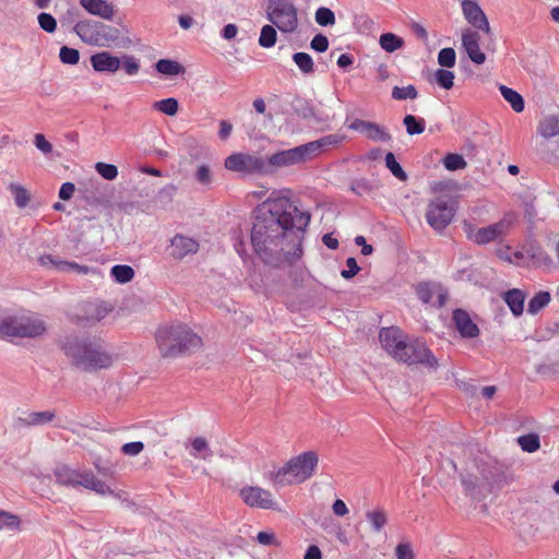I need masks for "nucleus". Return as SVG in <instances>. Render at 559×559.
Returning a JSON list of instances; mask_svg holds the SVG:
<instances>
[{
  "instance_id": "obj_51",
  "label": "nucleus",
  "mask_w": 559,
  "mask_h": 559,
  "mask_svg": "<svg viewBox=\"0 0 559 559\" xmlns=\"http://www.w3.org/2000/svg\"><path fill=\"white\" fill-rule=\"evenodd\" d=\"M316 22L321 26H329L335 23V15L329 8H319L316 11Z\"/></svg>"
},
{
  "instance_id": "obj_53",
  "label": "nucleus",
  "mask_w": 559,
  "mask_h": 559,
  "mask_svg": "<svg viewBox=\"0 0 559 559\" xmlns=\"http://www.w3.org/2000/svg\"><path fill=\"white\" fill-rule=\"evenodd\" d=\"M96 171L107 180H114L118 176V168L112 164L97 163L95 165Z\"/></svg>"
},
{
  "instance_id": "obj_3",
  "label": "nucleus",
  "mask_w": 559,
  "mask_h": 559,
  "mask_svg": "<svg viewBox=\"0 0 559 559\" xmlns=\"http://www.w3.org/2000/svg\"><path fill=\"white\" fill-rule=\"evenodd\" d=\"M156 344L160 356L174 358L188 355L202 347V338L187 324L176 322L162 325L155 334Z\"/></svg>"
},
{
  "instance_id": "obj_32",
  "label": "nucleus",
  "mask_w": 559,
  "mask_h": 559,
  "mask_svg": "<svg viewBox=\"0 0 559 559\" xmlns=\"http://www.w3.org/2000/svg\"><path fill=\"white\" fill-rule=\"evenodd\" d=\"M500 92L503 98L511 105L512 109L515 112H522L524 110V99L516 91L508 86L501 85Z\"/></svg>"
},
{
  "instance_id": "obj_13",
  "label": "nucleus",
  "mask_w": 559,
  "mask_h": 559,
  "mask_svg": "<svg viewBox=\"0 0 559 559\" xmlns=\"http://www.w3.org/2000/svg\"><path fill=\"white\" fill-rule=\"evenodd\" d=\"M224 166L227 170L243 175H267L264 158L247 154L234 153L225 158Z\"/></svg>"
},
{
  "instance_id": "obj_1",
  "label": "nucleus",
  "mask_w": 559,
  "mask_h": 559,
  "mask_svg": "<svg viewBox=\"0 0 559 559\" xmlns=\"http://www.w3.org/2000/svg\"><path fill=\"white\" fill-rule=\"evenodd\" d=\"M310 218L309 212L300 211L288 198H269L253 211V250L266 264H276L281 260L285 231L294 228L304 231Z\"/></svg>"
},
{
  "instance_id": "obj_50",
  "label": "nucleus",
  "mask_w": 559,
  "mask_h": 559,
  "mask_svg": "<svg viewBox=\"0 0 559 559\" xmlns=\"http://www.w3.org/2000/svg\"><path fill=\"white\" fill-rule=\"evenodd\" d=\"M59 58L62 63L66 64H76L80 60V52L78 49L70 48L68 46H62L60 48Z\"/></svg>"
},
{
  "instance_id": "obj_63",
  "label": "nucleus",
  "mask_w": 559,
  "mask_h": 559,
  "mask_svg": "<svg viewBox=\"0 0 559 559\" xmlns=\"http://www.w3.org/2000/svg\"><path fill=\"white\" fill-rule=\"evenodd\" d=\"M396 559H414V552L409 544L401 543L395 548Z\"/></svg>"
},
{
  "instance_id": "obj_36",
  "label": "nucleus",
  "mask_w": 559,
  "mask_h": 559,
  "mask_svg": "<svg viewBox=\"0 0 559 559\" xmlns=\"http://www.w3.org/2000/svg\"><path fill=\"white\" fill-rule=\"evenodd\" d=\"M403 124L409 135L421 134L425 131L426 121L424 118L414 115H406L403 119Z\"/></svg>"
},
{
  "instance_id": "obj_59",
  "label": "nucleus",
  "mask_w": 559,
  "mask_h": 559,
  "mask_svg": "<svg viewBox=\"0 0 559 559\" xmlns=\"http://www.w3.org/2000/svg\"><path fill=\"white\" fill-rule=\"evenodd\" d=\"M143 449H144L143 442H141V441H133V442L124 443L121 447V452L124 455L135 456V455L140 454L143 451Z\"/></svg>"
},
{
  "instance_id": "obj_40",
  "label": "nucleus",
  "mask_w": 559,
  "mask_h": 559,
  "mask_svg": "<svg viewBox=\"0 0 559 559\" xmlns=\"http://www.w3.org/2000/svg\"><path fill=\"white\" fill-rule=\"evenodd\" d=\"M518 443L525 452L533 453L539 449V437L534 433L524 435L518 438Z\"/></svg>"
},
{
  "instance_id": "obj_20",
  "label": "nucleus",
  "mask_w": 559,
  "mask_h": 559,
  "mask_svg": "<svg viewBox=\"0 0 559 559\" xmlns=\"http://www.w3.org/2000/svg\"><path fill=\"white\" fill-rule=\"evenodd\" d=\"M480 36L477 32L466 29L462 34V45L469 57L476 64H483L486 61L485 53L479 47Z\"/></svg>"
},
{
  "instance_id": "obj_54",
  "label": "nucleus",
  "mask_w": 559,
  "mask_h": 559,
  "mask_svg": "<svg viewBox=\"0 0 559 559\" xmlns=\"http://www.w3.org/2000/svg\"><path fill=\"white\" fill-rule=\"evenodd\" d=\"M176 192V186L167 185L157 192L156 201L163 205H167L174 200Z\"/></svg>"
},
{
  "instance_id": "obj_58",
  "label": "nucleus",
  "mask_w": 559,
  "mask_h": 559,
  "mask_svg": "<svg viewBox=\"0 0 559 559\" xmlns=\"http://www.w3.org/2000/svg\"><path fill=\"white\" fill-rule=\"evenodd\" d=\"M20 525L19 516L0 510V530L3 527H17Z\"/></svg>"
},
{
  "instance_id": "obj_7",
  "label": "nucleus",
  "mask_w": 559,
  "mask_h": 559,
  "mask_svg": "<svg viewBox=\"0 0 559 559\" xmlns=\"http://www.w3.org/2000/svg\"><path fill=\"white\" fill-rule=\"evenodd\" d=\"M266 17L282 33H293L298 26L297 9L292 0H269Z\"/></svg>"
},
{
  "instance_id": "obj_30",
  "label": "nucleus",
  "mask_w": 559,
  "mask_h": 559,
  "mask_svg": "<svg viewBox=\"0 0 559 559\" xmlns=\"http://www.w3.org/2000/svg\"><path fill=\"white\" fill-rule=\"evenodd\" d=\"M155 69L160 74L176 76L185 73V67L178 61L170 59H160L156 62Z\"/></svg>"
},
{
  "instance_id": "obj_9",
  "label": "nucleus",
  "mask_w": 559,
  "mask_h": 559,
  "mask_svg": "<svg viewBox=\"0 0 559 559\" xmlns=\"http://www.w3.org/2000/svg\"><path fill=\"white\" fill-rule=\"evenodd\" d=\"M513 218L510 215L504 216L497 223L489 226L477 228L469 222L463 223V230L471 241L484 246L501 238L511 228Z\"/></svg>"
},
{
  "instance_id": "obj_55",
  "label": "nucleus",
  "mask_w": 559,
  "mask_h": 559,
  "mask_svg": "<svg viewBox=\"0 0 559 559\" xmlns=\"http://www.w3.org/2000/svg\"><path fill=\"white\" fill-rule=\"evenodd\" d=\"M37 20L43 31L47 33H53L56 31L57 21L51 14L41 12L38 14Z\"/></svg>"
},
{
  "instance_id": "obj_29",
  "label": "nucleus",
  "mask_w": 559,
  "mask_h": 559,
  "mask_svg": "<svg viewBox=\"0 0 559 559\" xmlns=\"http://www.w3.org/2000/svg\"><path fill=\"white\" fill-rule=\"evenodd\" d=\"M190 455L202 460H210L213 456V452L205 438L197 437L191 440Z\"/></svg>"
},
{
  "instance_id": "obj_47",
  "label": "nucleus",
  "mask_w": 559,
  "mask_h": 559,
  "mask_svg": "<svg viewBox=\"0 0 559 559\" xmlns=\"http://www.w3.org/2000/svg\"><path fill=\"white\" fill-rule=\"evenodd\" d=\"M120 68H122L128 75L133 76L140 71V61L133 56L123 55L120 58Z\"/></svg>"
},
{
  "instance_id": "obj_23",
  "label": "nucleus",
  "mask_w": 559,
  "mask_h": 559,
  "mask_svg": "<svg viewBox=\"0 0 559 559\" xmlns=\"http://www.w3.org/2000/svg\"><path fill=\"white\" fill-rule=\"evenodd\" d=\"M91 64L96 72L115 73L120 69V58L108 51H100L91 57Z\"/></svg>"
},
{
  "instance_id": "obj_60",
  "label": "nucleus",
  "mask_w": 559,
  "mask_h": 559,
  "mask_svg": "<svg viewBox=\"0 0 559 559\" xmlns=\"http://www.w3.org/2000/svg\"><path fill=\"white\" fill-rule=\"evenodd\" d=\"M310 47L318 51V52H324L328 50L329 48V39L325 35L323 34H317L311 43H310Z\"/></svg>"
},
{
  "instance_id": "obj_10",
  "label": "nucleus",
  "mask_w": 559,
  "mask_h": 559,
  "mask_svg": "<svg viewBox=\"0 0 559 559\" xmlns=\"http://www.w3.org/2000/svg\"><path fill=\"white\" fill-rule=\"evenodd\" d=\"M310 159L312 158L305 143L293 148L278 151L269 156L267 159H264V162L267 175H272L280 169L301 165Z\"/></svg>"
},
{
  "instance_id": "obj_62",
  "label": "nucleus",
  "mask_w": 559,
  "mask_h": 559,
  "mask_svg": "<svg viewBox=\"0 0 559 559\" xmlns=\"http://www.w3.org/2000/svg\"><path fill=\"white\" fill-rule=\"evenodd\" d=\"M347 270L341 272L342 277L349 280L354 277L360 270L355 258H347L346 260Z\"/></svg>"
},
{
  "instance_id": "obj_17",
  "label": "nucleus",
  "mask_w": 559,
  "mask_h": 559,
  "mask_svg": "<svg viewBox=\"0 0 559 559\" xmlns=\"http://www.w3.org/2000/svg\"><path fill=\"white\" fill-rule=\"evenodd\" d=\"M462 11L469 24L485 33L490 32L488 19L477 2L472 0L462 1Z\"/></svg>"
},
{
  "instance_id": "obj_64",
  "label": "nucleus",
  "mask_w": 559,
  "mask_h": 559,
  "mask_svg": "<svg viewBox=\"0 0 559 559\" xmlns=\"http://www.w3.org/2000/svg\"><path fill=\"white\" fill-rule=\"evenodd\" d=\"M257 542L264 546L278 545L276 537L271 532H260L257 535Z\"/></svg>"
},
{
  "instance_id": "obj_57",
  "label": "nucleus",
  "mask_w": 559,
  "mask_h": 559,
  "mask_svg": "<svg viewBox=\"0 0 559 559\" xmlns=\"http://www.w3.org/2000/svg\"><path fill=\"white\" fill-rule=\"evenodd\" d=\"M34 145L45 156H48L52 153V144L41 133H36L34 135Z\"/></svg>"
},
{
  "instance_id": "obj_18",
  "label": "nucleus",
  "mask_w": 559,
  "mask_h": 559,
  "mask_svg": "<svg viewBox=\"0 0 559 559\" xmlns=\"http://www.w3.org/2000/svg\"><path fill=\"white\" fill-rule=\"evenodd\" d=\"M348 128L366 134L372 141L389 142L391 140L386 129L376 122L355 119L348 124Z\"/></svg>"
},
{
  "instance_id": "obj_39",
  "label": "nucleus",
  "mask_w": 559,
  "mask_h": 559,
  "mask_svg": "<svg viewBox=\"0 0 559 559\" xmlns=\"http://www.w3.org/2000/svg\"><path fill=\"white\" fill-rule=\"evenodd\" d=\"M277 33L272 25H264L259 37V45L263 48H271L276 44Z\"/></svg>"
},
{
  "instance_id": "obj_27",
  "label": "nucleus",
  "mask_w": 559,
  "mask_h": 559,
  "mask_svg": "<svg viewBox=\"0 0 559 559\" xmlns=\"http://www.w3.org/2000/svg\"><path fill=\"white\" fill-rule=\"evenodd\" d=\"M503 300L515 317H519L523 313L525 294L521 289L513 288L506 292L503 294Z\"/></svg>"
},
{
  "instance_id": "obj_21",
  "label": "nucleus",
  "mask_w": 559,
  "mask_h": 559,
  "mask_svg": "<svg viewBox=\"0 0 559 559\" xmlns=\"http://www.w3.org/2000/svg\"><path fill=\"white\" fill-rule=\"evenodd\" d=\"M452 320L455 324L456 330L462 337L474 338L478 336L479 329L472 321L469 314L463 309H456L453 311Z\"/></svg>"
},
{
  "instance_id": "obj_28",
  "label": "nucleus",
  "mask_w": 559,
  "mask_h": 559,
  "mask_svg": "<svg viewBox=\"0 0 559 559\" xmlns=\"http://www.w3.org/2000/svg\"><path fill=\"white\" fill-rule=\"evenodd\" d=\"M526 254L530 257L532 264L536 267L551 269L554 266L551 257L538 246H531L526 250Z\"/></svg>"
},
{
  "instance_id": "obj_11",
  "label": "nucleus",
  "mask_w": 559,
  "mask_h": 559,
  "mask_svg": "<svg viewBox=\"0 0 559 559\" xmlns=\"http://www.w3.org/2000/svg\"><path fill=\"white\" fill-rule=\"evenodd\" d=\"M455 207L451 198L438 197L432 199L426 210V221L436 231L441 233L454 217Z\"/></svg>"
},
{
  "instance_id": "obj_46",
  "label": "nucleus",
  "mask_w": 559,
  "mask_h": 559,
  "mask_svg": "<svg viewBox=\"0 0 559 559\" xmlns=\"http://www.w3.org/2000/svg\"><path fill=\"white\" fill-rule=\"evenodd\" d=\"M417 96L418 92L414 85L404 87L394 86L392 90V98L396 100L415 99Z\"/></svg>"
},
{
  "instance_id": "obj_25",
  "label": "nucleus",
  "mask_w": 559,
  "mask_h": 559,
  "mask_svg": "<svg viewBox=\"0 0 559 559\" xmlns=\"http://www.w3.org/2000/svg\"><path fill=\"white\" fill-rule=\"evenodd\" d=\"M55 418L56 413L53 411L32 412L24 418L19 417L16 425L19 427L44 426L51 423Z\"/></svg>"
},
{
  "instance_id": "obj_12",
  "label": "nucleus",
  "mask_w": 559,
  "mask_h": 559,
  "mask_svg": "<svg viewBox=\"0 0 559 559\" xmlns=\"http://www.w3.org/2000/svg\"><path fill=\"white\" fill-rule=\"evenodd\" d=\"M404 348L402 353H405L407 359H397L396 361L404 362L407 365L420 364L428 368L436 369L438 367V360L432 352L427 347L426 342L421 338H412L407 336L402 345Z\"/></svg>"
},
{
  "instance_id": "obj_5",
  "label": "nucleus",
  "mask_w": 559,
  "mask_h": 559,
  "mask_svg": "<svg viewBox=\"0 0 559 559\" xmlns=\"http://www.w3.org/2000/svg\"><path fill=\"white\" fill-rule=\"evenodd\" d=\"M75 33L84 43L95 44L102 47H126L129 39L119 40V29L99 22L81 21L74 26Z\"/></svg>"
},
{
  "instance_id": "obj_24",
  "label": "nucleus",
  "mask_w": 559,
  "mask_h": 559,
  "mask_svg": "<svg viewBox=\"0 0 559 559\" xmlns=\"http://www.w3.org/2000/svg\"><path fill=\"white\" fill-rule=\"evenodd\" d=\"M38 261H39L40 265H43V266L55 267L60 271L74 270L78 273H83V274H86L88 272V266H86V265H80L75 262L57 260L51 254H44L38 259Z\"/></svg>"
},
{
  "instance_id": "obj_22",
  "label": "nucleus",
  "mask_w": 559,
  "mask_h": 559,
  "mask_svg": "<svg viewBox=\"0 0 559 559\" xmlns=\"http://www.w3.org/2000/svg\"><path fill=\"white\" fill-rule=\"evenodd\" d=\"M80 4L92 15L106 21H112L116 8L106 0H80Z\"/></svg>"
},
{
  "instance_id": "obj_49",
  "label": "nucleus",
  "mask_w": 559,
  "mask_h": 559,
  "mask_svg": "<svg viewBox=\"0 0 559 559\" xmlns=\"http://www.w3.org/2000/svg\"><path fill=\"white\" fill-rule=\"evenodd\" d=\"M10 191L14 195L15 204L19 207H25L29 202V194L28 192L20 185H10Z\"/></svg>"
},
{
  "instance_id": "obj_31",
  "label": "nucleus",
  "mask_w": 559,
  "mask_h": 559,
  "mask_svg": "<svg viewBox=\"0 0 559 559\" xmlns=\"http://www.w3.org/2000/svg\"><path fill=\"white\" fill-rule=\"evenodd\" d=\"M538 132L546 139L554 138L559 134V117L548 116L540 121Z\"/></svg>"
},
{
  "instance_id": "obj_35",
  "label": "nucleus",
  "mask_w": 559,
  "mask_h": 559,
  "mask_svg": "<svg viewBox=\"0 0 559 559\" xmlns=\"http://www.w3.org/2000/svg\"><path fill=\"white\" fill-rule=\"evenodd\" d=\"M110 275L117 283L126 284L133 280L134 270L130 265L117 264L111 267Z\"/></svg>"
},
{
  "instance_id": "obj_19",
  "label": "nucleus",
  "mask_w": 559,
  "mask_h": 559,
  "mask_svg": "<svg viewBox=\"0 0 559 559\" xmlns=\"http://www.w3.org/2000/svg\"><path fill=\"white\" fill-rule=\"evenodd\" d=\"M170 255L176 260H182L189 254H194L199 250V242L191 237L177 234L170 240Z\"/></svg>"
},
{
  "instance_id": "obj_44",
  "label": "nucleus",
  "mask_w": 559,
  "mask_h": 559,
  "mask_svg": "<svg viewBox=\"0 0 559 559\" xmlns=\"http://www.w3.org/2000/svg\"><path fill=\"white\" fill-rule=\"evenodd\" d=\"M454 73L452 71H449V70H444V69H438L436 72H435V81L436 83L444 88V90H450L453 87V84H454Z\"/></svg>"
},
{
  "instance_id": "obj_56",
  "label": "nucleus",
  "mask_w": 559,
  "mask_h": 559,
  "mask_svg": "<svg viewBox=\"0 0 559 559\" xmlns=\"http://www.w3.org/2000/svg\"><path fill=\"white\" fill-rule=\"evenodd\" d=\"M416 293H417L418 298L424 304H429L432 300V296L435 294V287L430 286V284H428V283H420V284H418V286L416 288Z\"/></svg>"
},
{
  "instance_id": "obj_37",
  "label": "nucleus",
  "mask_w": 559,
  "mask_h": 559,
  "mask_svg": "<svg viewBox=\"0 0 559 559\" xmlns=\"http://www.w3.org/2000/svg\"><path fill=\"white\" fill-rule=\"evenodd\" d=\"M551 300L548 292L537 293L528 302L527 311L531 314H536L539 310L546 307Z\"/></svg>"
},
{
  "instance_id": "obj_48",
  "label": "nucleus",
  "mask_w": 559,
  "mask_h": 559,
  "mask_svg": "<svg viewBox=\"0 0 559 559\" xmlns=\"http://www.w3.org/2000/svg\"><path fill=\"white\" fill-rule=\"evenodd\" d=\"M349 189L354 194L361 197L364 194L370 193L373 187L368 179L359 178L352 180Z\"/></svg>"
},
{
  "instance_id": "obj_33",
  "label": "nucleus",
  "mask_w": 559,
  "mask_h": 559,
  "mask_svg": "<svg viewBox=\"0 0 559 559\" xmlns=\"http://www.w3.org/2000/svg\"><path fill=\"white\" fill-rule=\"evenodd\" d=\"M464 491L472 499H479L480 478L477 475L467 473L461 477Z\"/></svg>"
},
{
  "instance_id": "obj_38",
  "label": "nucleus",
  "mask_w": 559,
  "mask_h": 559,
  "mask_svg": "<svg viewBox=\"0 0 559 559\" xmlns=\"http://www.w3.org/2000/svg\"><path fill=\"white\" fill-rule=\"evenodd\" d=\"M293 60L302 73L310 74L314 71L313 60L309 53L296 52L293 55Z\"/></svg>"
},
{
  "instance_id": "obj_45",
  "label": "nucleus",
  "mask_w": 559,
  "mask_h": 559,
  "mask_svg": "<svg viewBox=\"0 0 559 559\" xmlns=\"http://www.w3.org/2000/svg\"><path fill=\"white\" fill-rule=\"evenodd\" d=\"M443 165L448 170L454 171L464 169L467 164L462 155L450 153L444 156Z\"/></svg>"
},
{
  "instance_id": "obj_41",
  "label": "nucleus",
  "mask_w": 559,
  "mask_h": 559,
  "mask_svg": "<svg viewBox=\"0 0 559 559\" xmlns=\"http://www.w3.org/2000/svg\"><path fill=\"white\" fill-rule=\"evenodd\" d=\"M178 102L176 98L169 97L153 104V108L167 116H175L178 111Z\"/></svg>"
},
{
  "instance_id": "obj_42",
  "label": "nucleus",
  "mask_w": 559,
  "mask_h": 559,
  "mask_svg": "<svg viewBox=\"0 0 559 559\" xmlns=\"http://www.w3.org/2000/svg\"><path fill=\"white\" fill-rule=\"evenodd\" d=\"M385 166L397 179L405 181L407 179L406 173L403 170L400 163L396 160L395 155L391 152L385 155Z\"/></svg>"
},
{
  "instance_id": "obj_4",
  "label": "nucleus",
  "mask_w": 559,
  "mask_h": 559,
  "mask_svg": "<svg viewBox=\"0 0 559 559\" xmlns=\"http://www.w3.org/2000/svg\"><path fill=\"white\" fill-rule=\"evenodd\" d=\"M318 461L319 459L316 452H304L289 460L276 472L272 473L271 480L276 487L301 484L313 475Z\"/></svg>"
},
{
  "instance_id": "obj_16",
  "label": "nucleus",
  "mask_w": 559,
  "mask_h": 559,
  "mask_svg": "<svg viewBox=\"0 0 559 559\" xmlns=\"http://www.w3.org/2000/svg\"><path fill=\"white\" fill-rule=\"evenodd\" d=\"M110 309L103 302H86L83 306V313L76 317L75 323L80 326H93L103 320Z\"/></svg>"
},
{
  "instance_id": "obj_26",
  "label": "nucleus",
  "mask_w": 559,
  "mask_h": 559,
  "mask_svg": "<svg viewBox=\"0 0 559 559\" xmlns=\"http://www.w3.org/2000/svg\"><path fill=\"white\" fill-rule=\"evenodd\" d=\"M345 136L341 134H328L318 140L306 143L311 158L320 154L322 150L329 146H337L344 141Z\"/></svg>"
},
{
  "instance_id": "obj_52",
  "label": "nucleus",
  "mask_w": 559,
  "mask_h": 559,
  "mask_svg": "<svg viewBox=\"0 0 559 559\" xmlns=\"http://www.w3.org/2000/svg\"><path fill=\"white\" fill-rule=\"evenodd\" d=\"M456 55L453 48H442L438 53V63L441 67L452 68L455 66Z\"/></svg>"
},
{
  "instance_id": "obj_15",
  "label": "nucleus",
  "mask_w": 559,
  "mask_h": 559,
  "mask_svg": "<svg viewBox=\"0 0 559 559\" xmlns=\"http://www.w3.org/2000/svg\"><path fill=\"white\" fill-rule=\"evenodd\" d=\"M240 497L243 502L251 508H259L264 510L276 509V502L272 493L258 486H247L240 490Z\"/></svg>"
},
{
  "instance_id": "obj_43",
  "label": "nucleus",
  "mask_w": 559,
  "mask_h": 559,
  "mask_svg": "<svg viewBox=\"0 0 559 559\" xmlns=\"http://www.w3.org/2000/svg\"><path fill=\"white\" fill-rule=\"evenodd\" d=\"M366 519L370 522L374 532H380L386 524V515L382 510L368 511Z\"/></svg>"
},
{
  "instance_id": "obj_34",
  "label": "nucleus",
  "mask_w": 559,
  "mask_h": 559,
  "mask_svg": "<svg viewBox=\"0 0 559 559\" xmlns=\"http://www.w3.org/2000/svg\"><path fill=\"white\" fill-rule=\"evenodd\" d=\"M379 45L386 52H394L403 47L404 40L393 33H384L379 38Z\"/></svg>"
},
{
  "instance_id": "obj_61",
  "label": "nucleus",
  "mask_w": 559,
  "mask_h": 559,
  "mask_svg": "<svg viewBox=\"0 0 559 559\" xmlns=\"http://www.w3.org/2000/svg\"><path fill=\"white\" fill-rule=\"evenodd\" d=\"M197 180L204 186H207L212 182V175L210 167L207 165H200L195 171Z\"/></svg>"
},
{
  "instance_id": "obj_2",
  "label": "nucleus",
  "mask_w": 559,
  "mask_h": 559,
  "mask_svg": "<svg viewBox=\"0 0 559 559\" xmlns=\"http://www.w3.org/2000/svg\"><path fill=\"white\" fill-rule=\"evenodd\" d=\"M61 348L71 364L83 371L106 369L112 365V355L98 337L68 336Z\"/></svg>"
},
{
  "instance_id": "obj_8",
  "label": "nucleus",
  "mask_w": 559,
  "mask_h": 559,
  "mask_svg": "<svg viewBox=\"0 0 559 559\" xmlns=\"http://www.w3.org/2000/svg\"><path fill=\"white\" fill-rule=\"evenodd\" d=\"M46 330L45 321L38 316H7L4 337L35 338Z\"/></svg>"
},
{
  "instance_id": "obj_6",
  "label": "nucleus",
  "mask_w": 559,
  "mask_h": 559,
  "mask_svg": "<svg viewBox=\"0 0 559 559\" xmlns=\"http://www.w3.org/2000/svg\"><path fill=\"white\" fill-rule=\"evenodd\" d=\"M53 475L57 483L63 486H82L98 495L112 493V490L103 480L98 479L92 471H80L68 465H59L55 468Z\"/></svg>"
},
{
  "instance_id": "obj_14",
  "label": "nucleus",
  "mask_w": 559,
  "mask_h": 559,
  "mask_svg": "<svg viewBox=\"0 0 559 559\" xmlns=\"http://www.w3.org/2000/svg\"><path fill=\"white\" fill-rule=\"evenodd\" d=\"M406 335L395 326L382 328L379 332V341L384 350L395 360L407 359L402 353Z\"/></svg>"
}]
</instances>
